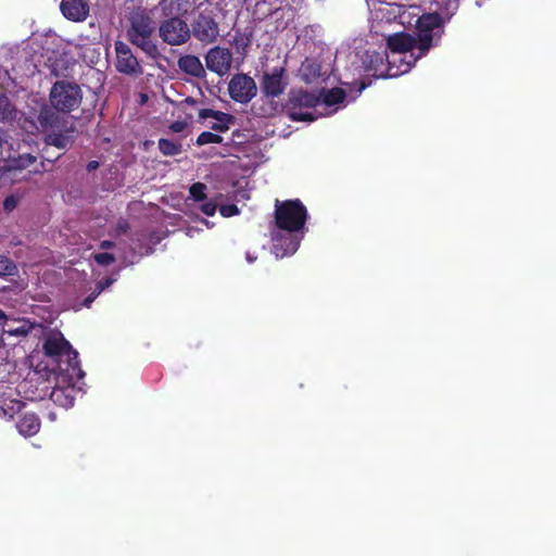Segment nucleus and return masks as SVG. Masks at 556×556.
Here are the masks:
<instances>
[{
	"label": "nucleus",
	"mask_w": 556,
	"mask_h": 556,
	"mask_svg": "<svg viewBox=\"0 0 556 556\" xmlns=\"http://www.w3.org/2000/svg\"><path fill=\"white\" fill-rule=\"evenodd\" d=\"M274 215L277 228L288 232L275 239V253L280 257L292 255L300 247L303 235L299 236V232L305 227L307 210L300 199L276 200Z\"/></svg>",
	"instance_id": "nucleus-1"
},
{
	"label": "nucleus",
	"mask_w": 556,
	"mask_h": 556,
	"mask_svg": "<svg viewBox=\"0 0 556 556\" xmlns=\"http://www.w3.org/2000/svg\"><path fill=\"white\" fill-rule=\"evenodd\" d=\"M125 30L129 43L141 50L146 56L156 61L162 56L157 40L154 37L156 23L144 8L134 9L127 17Z\"/></svg>",
	"instance_id": "nucleus-2"
},
{
	"label": "nucleus",
	"mask_w": 556,
	"mask_h": 556,
	"mask_svg": "<svg viewBox=\"0 0 556 556\" xmlns=\"http://www.w3.org/2000/svg\"><path fill=\"white\" fill-rule=\"evenodd\" d=\"M42 349L45 354L55 365L54 371L65 375L71 379L81 376L83 371L78 361V353L62 333H51L45 339Z\"/></svg>",
	"instance_id": "nucleus-3"
},
{
	"label": "nucleus",
	"mask_w": 556,
	"mask_h": 556,
	"mask_svg": "<svg viewBox=\"0 0 556 556\" xmlns=\"http://www.w3.org/2000/svg\"><path fill=\"white\" fill-rule=\"evenodd\" d=\"M451 15L443 16L438 12L424 13L416 21L415 37L418 45L416 59L425 56L431 48L437 47L443 33L444 23Z\"/></svg>",
	"instance_id": "nucleus-4"
},
{
	"label": "nucleus",
	"mask_w": 556,
	"mask_h": 556,
	"mask_svg": "<svg viewBox=\"0 0 556 556\" xmlns=\"http://www.w3.org/2000/svg\"><path fill=\"white\" fill-rule=\"evenodd\" d=\"M319 102L320 94L316 91L292 89L286 103L288 116L294 122H313L316 119L314 113L304 110L316 108Z\"/></svg>",
	"instance_id": "nucleus-5"
},
{
	"label": "nucleus",
	"mask_w": 556,
	"mask_h": 556,
	"mask_svg": "<svg viewBox=\"0 0 556 556\" xmlns=\"http://www.w3.org/2000/svg\"><path fill=\"white\" fill-rule=\"evenodd\" d=\"M83 99L80 87L75 83L66 80H58L51 87L49 93V101L53 108L63 112V114L71 113L77 109Z\"/></svg>",
	"instance_id": "nucleus-6"
},
{
	"label": "nucleus",
	"mask_w": 556,
	"mask_h": 556,
	"mask_svg": "<svg viewBox=\"0 0 556 556\" xmlns=\"http://www.w3.org/2000/svg\"><path fill=\"white\" fill-rule=\"evenodd\" d=\"M157 31L162 41L172 47L185 45L190 39V27L181 17L162 20Z\"/></svg>",
	"instance_id": "nucleus-7"
},
{
	"label": "nucleus",
	"mask_w": 556,
	"mask_h": 556,
	"mask_svg": "<svg viewBox=\"0 0 556 556\" xmlns=\"http://www.w3.org/2000/svg\"><path fill=\"white\" fill-rule=\"evenodd\" d=\"M191 35L203 45L214 43L219 37V24L211 13L200 12L191 23Z\"/></svg>",
	"instance_id": "nucleus-8"
},
{
	"label": "nucleus",
	"mask_w": 556,
	"mask_h": 556,
	"mask_svg": "<svg viewBox=\"0 0 556 556\" xmlns=\"http://www.w3.org/2000/svg\"><path fill=\"white\" fill-rule=\"evenodd\" d=\"M114 50L116 55L115 68L118 73L134 77L143 74V67L128 43L116 40Z\"/></svg>",
	"instance_id": "nucleus-9"
},
{
	"label": "nucleus",
	"mask_w": 556,
	"mask_h": 556,
	"mask_svg": "<svg viewBox=\"0 0 556 556\" xmlns=\"http://www.w3.org/2000/svg\"><path fill=\"white\" fill-rule=\"evenodd\" d=\"M228 92L232 100L245 104L256 96L257 87L251 76L238 73L230 79Z\"/></svg>",
	"instance_id": "nucleus-10"
},
{
	"label": "nucleus",
	"mask_w": 556,
	"mask_h": 556,
	"mask_svg": "<svg viewBox=\"0 0 556 556\" xmlns=\"http://www.w3.org/2000/svg\"><path fill=\"white\" fill-rule=\"evenodd\" d=\"M204 59L207 70L223 77L231 70L233 54L228 48L215 46L206 52Z\"/></svg>",
	"instance_id": "nucleus-11"
},
{
	"label": "nucleus",
	"mask_w": 556,
	"mask_h": 556,
	"mask_svg": "<svg viewBox=\"0 0 556 556\" xmlns=\"http://www.w3.org/2000/svg\"><path fill=\"white\" fill-rule=\"evenodd\" d=\"M288 81L286 77V68L283 66H276L271 72H264L261 78V89L267 98L280 97L286 88Z\"/></svg>",
	"instance_id": "nucleus-12"
},
{
	"label": "nucleus",
	"mask_w": 556,
	"mask_h": 556,
	"mask_svg": "<svg viewBox=\"0 0 556 556\" xmlns=\"http://www.w3.org/2000/svg\"><path fill=\"white\" fill-rule=\"evenodd\" d=\"M37 122L41 130L47 131L49 129L61 130L66 123L63 112L56 111L53 105L43 103L37 115Z\"/></svg>",
	"instance_id": "nucleus-13"
},
{
	"label": "nucleus",
	"mask_w": 556,
	"mask_h": 556,
	"mask_svg": "<svg viewBox=\"0 0 556 556\" xmlns=\"http://www.w3.org/2000/svg\"><path fill=\"white\" fill-rule=\"evenodd\" d=\"M387 46L393 53L410 52L412 56L416 59L415 51H418V45L415 35L404 31L390 35L387 38Z\"/></svg>",
	"instance_id": "nucleus-14"
},
{
	"label": "nucleus",
	"mask_w": 556,
	"mask_h": 556,
	"mask_svg": "<svg viewBox=\"0 0 556 556\" xmlns=\"http://www.w3.org/2000/svg\"><path fill=\"white\" fill-rule=\"evenodd\" d=\"M60 9L63 15L73 22H83L89 14V5L85 0H62Z\"/></svg>",
	"instance_id": "nucleus-15"
},
{
	"label": "nucleus",
	"mask_w": 556,
	"mask_h": 556,
	"mask_svg": "<svg viewBox=\"0 0 556 556\" xmlns=\"http://www.w3.org/2000/svg\"><path fill=\"white\" fill-rule=\"evenodd\" d=\"M199 117L200 118H214L216 121H222L223 124H212L211 129L218 131V132H225L229 129V126L235 123V116L225 113L222 111H215L212 109H202L199 111Z\"/></svg>",
	"instance_id": "nucleus-16"
},
{
	"label": "nucleus",
	"mask_w": 556,
	"mask_h": 556,
	"mask_svg": "<svg viewBox=\"0 0 556 556\" xmlns=\"http://www.w3.org/2000/svg\"><path fill=\"white\" fill-rule=\"evenodd\" d=\"M178 67L181 72L197 77L203 78L205 76V70L197 55L186 54L178 59Z\"/></svg>",
	"instance_id": "nucleus-17"
},
{
	"label": "nucleus",
	"mask_w": 556,
	"mask_h": 556,
	"mask_svg": "<svg viewBox=\"0 0 556 556\" xmlns=\"http://www.w3.org/2000/svg\"><path fill=\"white\" fill-rule=\"evenodd\" d=\"M41 422L35 413L23 414L16 422V428L23 437H33L40 430Z\"/></svg>",
	"instance_id": "nucleus-18"
},
{
	"label": "nucleus",
	"mask_w": 556,
	"mask_h": 556,
	"mask_svg": "<svg viewBox=\"0 0 556 556\" xmlns=\"http://www.w3.org/2000/svg\"><path fill=\"white\" fill-rule=\"evenodd\" d=\"M182 0H160L156 9L160 11L161 17L166 18H180L186 12Z\"/></svg>",
	"instance_id": "nucleus-19"
},
{
	"label": "nucleus",
	"mask_w": 556,
	"mask_h": 556,
	"mask_svg": "<svg viewBox=\"0 0 556 556\" xmlns=\"http://www.w3.org/2000/svg\"><path fill=\"white\" fill-rule=\"evenodd\" d=\"M230 43L235 47L237 53H239L242 60L247 56L249 48L252 43V33H242L240 29L235 31Z\"/></svg>",
	"instance_id": "nucleus-20"
},
{
	"label": "nucleus",
	"mask_w": 556,
	"mask_h": 556,
	"mask_svg": "<svg viewBox=\"0 0 556 556\" xmlns=\"http://www.w3.org/2000/svg\"><path fill=\"white\" fill-rule=\"evenodd\" d=\"M317 94H320V101L327 106L342 103L346 97L345 91L339 87L329 90L321 89Z\"/></svg>",
	"instance_id": "nucleus-21"
},
{
	"label": "nucleus",
	"mask_w": 556,
	"mask_h": 556,
	"mask_svg": "<svg viewBox=\"0 0 556 556\" xmlns=\"http://www.w3.org/2000/svg\"><path fill=\"white\" fill-rule=\"evenodd\" d=\"M300 74L302 80L309 84L320 76V65L306 59L300 67Z\"/></svg>",
	"instance_id": "nucleus-22"
},
{
	"label": "nucleus",
	"mask_w": 556,
	"mask_h": 556,
	"mask_svg": "<svg viewBox=\"0 0 556 556\" xmlns=\"http://www.w3.org/2000/svg\"><path fill=\"white\" fill-rule=\"evenodd\" d=\"M48 146L55 147L59 150H66L73 144V138L68 134L52 132L46 137Z\"/></svg>",
	"instance_id": "nucleus-23"
},
{
	"label": "nucleus",
	"mask_w": 556,
	"mask_h": 556,
	"mask_svg": "<svg viewBox=\"0 0 556 556\" xmlns=\"http://www.w3.org/2000/svg\"><path fill=\"white\" fill-rule=\"evenodd\" d=\"M159 150L166 156H175L181 153L182 146L180 142L161 138L159 140Z\"/></svg>",
	"instance_id": "nucleus-24"
},
{
	"label": "nucleus",
	"mask_w": 556,
	"mask_h": 556,
	"mask_svg": "<svg viewBox=\"0 0 556 556\" xmlns=\"http://www.w3.org/2000/svg\"><path fill=\"white\" fill-rule=\"evenodd\" d=\"M24 405L25 404L18 400H10L9 402H4L0 407L1 415L8 419H13L14 416L22 410Z\"/></svg>",
	"instance_id": "nucleus-25"
},
{
	"label": "nucleus",
	"mask_w": 556,
	"mask_h": 556,
	"mask_svg": "<svg viewBox=\"0 0 556 556\" xmlns=\"http://www.w3.org/2000/svg\"><path fill=\"white\" fill-rule=\"evenodd\" d=\"M205 190H206L205 184L194 182L189 188L190 198L193 199L195 202H203L207 199Z\"/></svg>",
	"instance_id": "nucleus-26"
},
{
	"label": "nucleus",
	"mask_w": 556,
	"mask_h": 556,
	"mask_svg": "<svg viewBox=\"0 0 556 556\" xmlns=\"http://www.w3.org/2000/svg\"><path fill=\"white\" fill-rule=\"evenodd\" d=\"M222 142H223V137L218 134H214L211 131L201 132L198 136L197 141H195L197 146H199V147L210 144V143H222Z\"/></svg>",
	"instance_id": "nucleus-27"
},
{
	"label": "nucleus",
	"mask_w": 556,
	"mask_h": 556,
	"mask_svg": "<svg viewBox=\"0 0 556 556\" xmlns=\"http://www.w3.org/2000/svg\"><path fill=\"white\" fill-rule=\"evenodd\" d=\"M17 267L8 256L0 255V276H14Z\"/></svg>",
	"instance_id": "nucleus-28"
},
{
	"label": "nucleus",
	"mask_w": 556,
	"mask_h": 556,
	"mask_svg": "<svg viewBox=\"0 0 556 556\" xmlns=\"http://www.w3.org/2000/svg\"><path fill=\"white\" fill-rule=\"evenodd\" d=\"M14 109L8 97L0 96V119H7L12 116Z\"/></svg>",
	"instance_id": "nucleus-29"
},
{
	"label": "nucleus",
	"mask_w": 556,
	"mask_h": 556,
	"mask_svg": "<svg viewBox=\"0 0 556 556\" xmlns=\"http://www.w3.org/2000/svg\"><path fill=\"white\" fill-rule=\"evenodd\" d=\"M64 396V390L62 389H54L51 393V399L55 403H60L62 406H72L74 403V397H70L65 395V401L63 402L61 397Z\"/></svg>",
	"instance_id": "nucleus-30"
},
{
	"label": "nucleus",
	"mask_w": 556,
	"mask_h": 556,
	"mask_svg": "<svg viewBox=\"0 0 556 556\" xmlns=\"http://www.w3.org/2000/svg\"><path fill=\"white\" fill-rule=\"evenodd\" d=\"M93 260L96 261L97 264H99L101 266H108V265L114 263L115 257L111 253L102 252V253L94 254Z\"/></svg>",
	"instance_id": "nucleus-31"
},
{
	"label": "nucleus",
	"mask_w": 556,
	"mask_h": 556,
	"mask_svg": "<svg viewBox=\"0 0 556 556\" xmlns=\"http://www.w3.org/2000/svg\"><path fill=\"white\" fill-rule=\"evenodd\" d=\"M20 198L15 194L8 195L3 201V210L7 213H11L13 210H15L18 205Z\"/></svg>",
	"instance_id": "nucleus-32"
},
{
	"label": "nucleus",
	"mask_w": 556,
	"mask_h": 556,
	"mask_svg": "<svg viewBox=\"0 0 556 556\" xmlns=\"http://www.w3.org/2000/svg\"><path fill=\"white\" fill-rule=\"evenodd\" d=\"M200 210L206 216H213L216 213L217 204L212 200L203 201V203L200 205Z\"/></svg>",
	"instance_id": "nucleus-33"
},
{
	"label": "nucleus",
	"mask_w": 556,
	"mask_h": 556,
	"mask_svg": "<svg viewBox=\"0 0 556 556\" xmlns=\"http://www.w3.org/2000/svg\"><path fill=\"white\" fill-rule=\"evenodd\" d=\"M219 212L224 217H230L239 214V208L236 204H226L220 206Z\"/></svg>",
	"instance_id": "nucleus-34"
},
{
	"label": "nucleus",
	"mask_w": 556,
	"mask_h": 556,
	"mask_svg": "<svg viewBox=\"0 0 556 556\" xmlns=\"http://www.w3.org/2000/svg\"><path fill=\"white\" fill-rule=\"evenodd\" d=\"M187 127V123L185 121H175L169 125V129L173 132H182Z\"/></svg>",
	"instance_id": "nucleus-35"
},
{
	"label": "nucleus",
	"mask_w": 556,
	"mask_h": 556,
	"mask_svg": "<svg viewBox=\"0 0 556 556\" xmlns=\"http://www.w3.org/2000/svg\"><path fill=\"white\" fill-rule=\"evenodd\" d=\"M60 156H61V153H59L56 155L50 154V151H49L48 148H45L43 151H42V159H43V161H48L50 163L55 162ZM43 164H45V162H42V165Z\"/></svg>",
	"instance_id": "nucleus-36"
},
{
	"label": "nucleus",
	"mask_w": 556,
	"mask_h": 556,
	"mask_svg": "<svg viewBox=\"0 0 556 556\" xmlns=\"http://www.w3.org/2000/svg\"><path fill=\"white\" fill-rule=\"evenodd\" d=\"M100 164L98 161H90L88 164H87V170L88 172H92V170H96L97 168H99Z\"/></svg>",
	"instance_id": "nucleus-37"
},
{
	"label": "nucleus",
	"mask_w": 556,
	"mask_h": 556,
	"mask_svg": "<svg viewBox=\"0 0 556 556\" xmlns=\"http://www.w3.org/2000/svg\"><path fill=\"white\" fill-rule=\"evenodd\" d=\"M94 298H96V295H94L93 293H92V294H90V295H88V296L85 299V301H84V305H85V306H87V307H89V306H90V304L93 302Z\"/></svg>",
	"instance_id": "nucleus-38"
},
{
	"label": "nucleus",
	"mask_w": 556,
	"mask_h": 556,
	"mask_svg": "<svg viewBox=\"0 0 556 556\" xmlns=\"http://www.w3.org/2000/svg\"><path fill=\"white\" fill-rule=\"evenodd\" d=\"M114 247V242L113 241H109V240H104L101 242V248L103 249H110V248H113Z\"/></svg>",
	"instance_id": "nucleus-39"
},
{
	"label": "nucleus",
	"mask_w": 556,
	"mask_h": 556,
	"mask_svg": "<svg viewBox=\"0 0 556 556\" xmlns=\"http://www.w3.org/2000/svg\"><path fill=\"white\" fill-rule=\"evenodd\" d=\"M365 88H366V84H365L364 81H362V83L359 84V87H358V90H357V91L361 93Z\"/></svg>",
	"instance_id": "nucleus-40"
},
{
	"label": "nucleus",
	"mask_w": 556,
	"mask_h": 556,
	"mask_svg": "<svg viewBox=\"0 0 556 556\" xmlns=\"http://www.w3.org/2000/svg\"><path fill=\"white\" fill-rule=\"evenodd\" d=\"M29 159H30V161H33V162H35V161H36V157H34V156H31V155H29Z\"/></svg>",
	"instance_id": "nucleus-41"
}]
</instances>
